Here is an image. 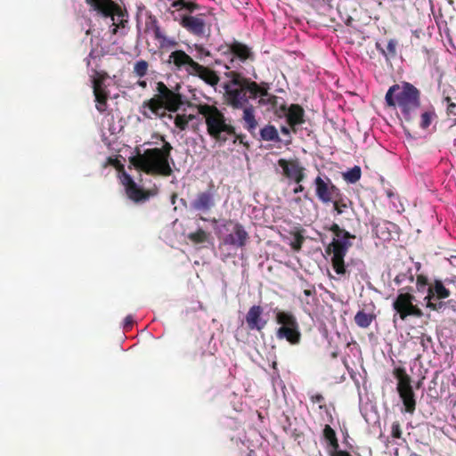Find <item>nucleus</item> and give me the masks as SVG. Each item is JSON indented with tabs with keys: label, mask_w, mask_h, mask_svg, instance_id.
Segmentation results:
<instances>
[{
	"label": "nucleus",
	"mask_w": 456,
	"mask_h": 456,
	"mask_svg": "<svg viewBox=\"0 0 456 456\" xmlns=\"http://www.w3.org/2000/svg\"><path fill=\"white\" fill-rule=\"evenodd\" d=\"M390 108H398L406 120L411 119L420 105V92L412 84L402 82L390 86L385 95Z\"/></svg>",
	"instance_id": "nucleus-1"
},
{
	"label": "nucleus",
	"mask_w": 456,
	"mask_h": 456,
	"mask_svg": "<svg viewBox=\"0 0 456 456\" xmlns=\"http://www.w3.org/2000/svg\"><path fill=\"white\" fill-rule=\"evenodd\" d=\"M171 150V144L165 142L161 148L148 149L142 154L131 158L130 162L134 167L147 174L168 176L172 174Z\"/></svg>",
	"instance_id": "nucleus-2"
},
{
	"label": "nucleus",
	"mask_w": 456,
	"mask_h": 456,
	"mask_svg": "<svg viewBox=\"0 0 456 456\" xmlns=\"http://www.w3.org/2000/svg\"><path fill=\"white\" fill-rule=\"evenodd\" d=\"M156 92L157 94L142 106L141 112L144 117H165L166 110L175 113L180 110L183 105L180 94L170 90L163 82L157 83Z\"/></svg>",
	"instance_id": "nucleus-3"
},
{
	"label": "nucleus",
	"mask_w": 456,
	"mask_h": 456,
	"mask_svg": "<svg viewBox=\"0 0 456 456\" xmlns=\"http://www.w3.org/2000/svg\"><path fill=\"white\" fill-rule=\"evenodd\" d=\"M197 4L186 0H175L171 4L170 13L175 21H177L189 33L203 37L208 34V28L206 15L200 13L193 15Z\"/></svg>",
	"instance_id": "nucleus-4"
},
{
	"label": "nucleus",
	"mask_w": 456,
	"mask_h": 456,
	"mask_svg": "<svg viewBox=\"0 0 456 456\" xmlns=\"http://www.w3.org/2000/svg\"><path fill=\"white\" fill-rule=\"evenodd\" d=\"M198 113L205 118L208 134L217 142H224L235 131L224 114L216 106L199 104Z\"/></svg>",
	"instance_id": "nucleus-5"
},
{
	"label": "nucleus",
	"mask_w": 456,
	"mask_h": 456,
	"mask_svg": "<svg viewBox=\"0 0 456 456\" xmlns=\"http://www.w3.org/2000/svg\"><path fill=\"white\" fill-rule=\"evenodd\" d=\"M330 230L335 233L336 237L328 248V251L332 253L331 263L336 273L339 276L346 274V267L344 263V257L351 247V235L339 228L336 224H332Z\"/></svg>",
	"instance_id": "nucleus-6"
},
{
	"label": "nucleus",
	"mask_w": 456,
	"mask_h": 456,
	"mask_svg": "<svg viewBox=\"0 0 456 456\" xmlns=\"http://www.w3.org/2000/svg\"><path fill=\"white\" fill-rule=\"evenodd\" d=\"M230 81L225 84V96L229 105L235 109H241L248 103L249 96V85L252 82L243 78L239 73L231 71L226 74Z\"/></svg>",
	"instance_id": "nucleus-7"
},
{
	"label": "nucleus",
	"mask_w": 456,
	"mask_h": 456,
	"mask_svg": "<svg viewBox=\"0 0 456 456\" xmlns=\"http://www.w3.org/2000/svg\"><path fill=\"white\" fill-rule=\"evenodd\" d=\"M275 320L280 327L276 330L278 339H286L291 345H297L301 339L299 324L294 314L285 311H275Z\"/></svg>",
	"instance_id": "nucleus-8"
},
{
	"label": "nucleus",
	"mask_w": 456,
	"mask_h": 456,
	"mask_svg": "<svg viewBox=\"0 0 456 456\" xmlns=\"http://www.w3.org/2000/svg\"><path fill=\"white\" fill-rule=\"evenodd\" d=\"M86 2L102 17L111 19L112 34H116L119 27H125L126 22L125 13L112 0H86Z\"/></svg>",
	"instance_id": "nucleus-9"
},
{
	"label": "nucleus",
	"mask_w": 456,
	"mask_h": 456,
	"mask_svg": "<svg viewBox=\"0 0 456 456\" xmlns=\"http://www.w3.org/2000/svg\"><path fill=\"white\" fill-rule=\"evenodd\" d=\"M395 377L397 379L396 390L403 401L404 411L412 414L416 409V398L411 385V379L402 369L396 370Z\"/></svg>",
	"instance_id": "nucleus-10"
},
{
	"label": "nucleus",
	"mask_w": 456,
	"mask_h": 456,
	"mask_svg": "<svg viewBox=\"0 0 456 456\" xmlns=\"http://www.w3.org/2000/svg\"><path fill=\"white\" fill-rule=\"evenodd\" d=\"M224 232L225 234L222 235V240L224 245L237 248L246 245L248 234L241 224L226 221L219 229L220 233Z\"/></svg>",
	"instance_id": "nucleus-11"
},
{
	"label": "nucleus",
	"mask_w": 456,
	"mask_h": 456,
	"mask_svg": "<svg viewBox=\"0 0 456 456\" xmlns=\"http://www.w3.org/2000/svg\"><path fill=\"white\" fill-rule=\"evenodd\" d=\"M415 297L408 292H401L393 303V307L399 314L402 320H405L408 316L421 317L423 313L421 309L414 304Z\"/></svg>",
	"instance_id": "nucleus-12"
},
{
	"label": "nucleus",
	"mask_w": 456,
	"mask_h": 456,
	"mask_svg": "<svg viewBox=\"0 0 456 456\" xmlns=\"http://www.w3.org/2000/svg\"><path fill=\"white\" fill-rule=\"evenodd\" d=\"M221 54L224 56L223 61H227L224 66L228 69L235 67V58H239L241 61L254 59L251 49L248 45L237 41L227 45L225 49L222 51Z\"/></svg>",
	"instance_id": "nucleus-13"
},
{
	"label": "nucleus",
	"mask_w": 456,
	"mask_h": 456,
	"mask_svg": "<svg viewBox=\"0 0 456 456\" xmlns=\"http://www.w3.org/2000/svg\"><path fill=\"white\" fill-rule=\"evenodd\" d=\"M314 184L316 197L322 203H330V200H335L336 197L339 195V189L327 176L318 175L314 179Z\"/></svg>",
	"instance_id": "nucleus-14"
},
{
	"label": "nucleus",
	"mask_w": 456,
	"mask_h": 456,
	"mask_svg": "<svg viewBox=\"0 0 456 456\" xmlns=\"http://www.w3.org/2000/svg\"><path fill=\"white\" fill-rule=\"evenodd\" d=\"M280 174L287 179L300 183L305 178V168L297 159H280L277 162Z\"/></svg>",
	"instance_id": "nucleus-15"
},
{
	"label": "nucleus",
	"mask_w": 456,
	"mask_h": 456,
	"mask_svg": "<svg viewBox=\"0 0 456 456\" xmlns=\"http://www.w3.org/2000/svg\"><path fill=\"white\" fill-rule=\"evenodd\" d=\"M108 76L105 73L94 71L92 76V83L94 94L96 101V108L100 112L106 110V101L108 98V92L106 91L105 80Z\"/></svg>",
	"instance_id": "nucleus-16"
},
{
	"label": "nucleus",
	"mask_w": 456,
	"mask_h": 456,
	"mask_svg": "<svg viewBox=\"0 0 456 456\" xmlns=\"http://www.w3.org/2000/svg\"><path fill=\"white\" fill-rule=\"evenodd\" d=\"M168 62L172 63L177 70H183L189 75L192 74L198 62L183 50H176L168 56Z\"/></svg>",
	"instance_id": "nucleus-17"
},
{
	"label": "nucleus",
	"mask_w": 456,
	"mask_h": 456,
	"mask_svg": "<svg viewBox=\"0 0 456 456\" xmlns=\"http://www.w3.org/2000/svg\"><path fill=\"white\" fill-rule=\"evenodd\" d=\"M451 292L448 288L445 287L444 283L441 281H435V282L428 286V294L424 297V301L426 303V306L432 310H436V304L434 303L435 299H445L449 297Z\"/></svg>",
	"instance_id": "nucleus-18"
},
{
	"label": "nucleus",
	"mask_w": 456,
	"mask_h": 456,
	"mask_svg": "<svg viewBox=\"0 0 456 456\" xmlns=\"http://www.w3.org/2000/svg\"><path fill=\"white\" fill-rule=\"evenodd\" d=\"M214 183H209L208 191L197 194L196 198L191 202V207L196 211L208 212L215 206V190Z\"/></svg>",
	"instance_id": "nucleus-19"
},
{
	"label": "nucleus",
	"mask_w": 456,
	"mask_h": 456,
	"mask_svg": "<svg viewBox=\"0 0 456 456\" xmlns=\"http://www.w3.org/2000/svg\"><path fill=\"white\" fill-rule=\"evenodd\" d=\"M249 97L257 98L259 97L258 103L260 105H273L276 102V96L268 94V86L264 84L262 86L252 82L249 85Z\"/></svg>",
	"instance_id": "nucleus-20"
},
{
	"label": "nucleus",
	"mask_w": 456,
	"mask_h": 456,
	"mask_svg": "<svg viewBox=\"0 0 456 456\" xmlns=\"http://www.w3.org/2000/svg\"><path fill=\"white\" fill-rule=\"evenodd\" d=\"M263 308L260 305H253L246 314V322L249 330H262L267 322L263 318Z\"/></svg>",
	"instance_id": "nucleus-21"
},
{
	"label": "nucleus",
	"mask_w": 456,
	"mask_h": 456,
	"mask_svg": "<svg viewBox=\"0 0 456 456\" xmlns=\"http://www.w3.org/2000/svg\"><path fill=\"white\" fill-rule=\"evenodd\" d=\"M120 181L126 188V194L129 199L134 201H140L146 200L147 196L143 191L137 186L131 175L126 172H122L120 175Z\"/></svg>",
	"instance_id": "nucleus-22"
},
{
	"label": "nucleus",
	"mask_w": 456,
	"mask_h": 456,
	"mask_svg": "<svg viewBox=\"0 0 456 456\" xmlns=\"http://www.w3.org/2000/svg\"><path fill=\"white\" fill-rule=\"evenodd\" d=\"M322 436L327 443V452L330 456L338 452L339 444L334 429L330 425H325Z\"/></svg>",
	"instance_id": "nucleus-23"
},
{
	"label": "nucleus",
	"mask_w": 456,
	"mask_h": 456,
	"mask_svg": "<svg viewBox=\"0 0 456 456\" xmlns=\"http://www.w3.org/2000/svg\"><path fill=\"white\" fill-rule=\"evenodd\" d=\"M167 117L169 119H174V123L179 130L183 131L188 128L189 124L191 121L196 119L197 115L191 112H187L186 110H183V113H177L175 116L170 113Z\"/></svg>",
	"instance_id": "nucleus-24"
},
{
	"label": "nucleus",
	"mask_w": 456,
	"mask_h": 456,
	"mask_svg": "<svg viewBox=\"0 0 456 456\" xmlns=\"http://www.w3.org/2000/svg\"><path fill=\"white\" fill-rule=\"evenodd\" d=\"M192 76H197L205 81L207 84L214 86L217 85L219 81L218 76L210 69L204 67L198 63V67H195Z\"/></svg>",
	"instance_id": "nucleus-25"
},
{
	"label": "nucleus",
	"mask_w": 456,
	"mask_h": 456,
	"mask_svg": "<svg viewBox=\"0 0 456 456\" xmlns=\"http://www.w3.org/2000/svg\"><path fill=\"white\" fill-rule=\"evenodd\" d=\"M372 227L378 238L382 240H389L391 239V228H394L395 224L385 220H379L372 222Z\"/></svg>",
	"instance_id": "nucleus-26"
},
{
	"label": "nucleus",
	"mask_w": 456,
	"mask_h": 456,
	"mask_svg": "<svg viewBox=\"0 0 456 456\" xmlns=\"http://www.w3.org/2000/svg\"><path fill=\"white\" fill-rule=\"evenodd\" d=\"M303 115L304 110L299 105H290L286 113L287 122L289 126L294 127L295 126L302 124L304 122Z\"/></svg>",
	"instance_id": "nucleus-27"
},
{
	"label": "nucleus",
	"mask_w": 456,
	"mask_h": 456,
	"mask_svg": "<svg viewBox=\"0 0 456 456\" xmlns=\"http://www.w3.org/2000/svg\"><path fill=\"white\" fill-rule=\"evenodd\" d=\"M242 119L244 121V127L250 133L254 132L257 126V121L255 116V109L253 106L243 107Z\"/></svg>",
	"instance_id": "nucleus-28"
},
{
	"label": "nucleus",
	"mask_w": 456,
	"mask_h": 456,
	"mask_svg": "<svg viewBox=\"0 0 456 456\" xmlns=\"http://www.w3.org/2000/svg\"><path fill=\"white\" fill-rule=\"evenodd\" d=\"M154 35L161 48H172L177 45V41L174 37L166 36L159 27L155 28Z\"/></svg>",
	"instance_id": "nucleus-29"
},
{
	"label": "nucleus",
	"mask_w": 456,
	"mask_h": 456,
	"mask_svg": "<svg viewBox=\"0 0 456 456\" xmlns=\"http://www.w3.org/2000/svg\"><path fill=\"white\" fill-rule=\"evenodd\" d=\"M260 137L264 141L280 142L281 140L274 126L267 125L260 130Z\"/></svg>",
	"instance_id": "nucleus-30"
},
{
	"label": "nucleus",
	"mask_w": 456,
	"mask_h": 456,
	"mask_svg": "<svg viewBox=\"0 0 456 456\" xmlns=\"http://www.w3.org/2000/svg\"><path fill=\"white\" fill-rule=\"evenodd\" d=\"M374 318V315L371 314L365 313L364 311H359L354 316V322L361 328H368Z\"/></svg>",
	"instance_id": "nucleus-31"
},
{
	"label": "nucleus",
	"mask_w": 456,
	"mask_h": 456,
	"mask_svg": "<svg viewBox=\"0 0 456 456\" xmlns=\"http://www.w3.org/2000/svg\"><path fill=\"white\" fill-rule=\"evenodd\" d=\"M436 118V115L434 110H428L422 112L420 115L419 126L422 129L428 128Z\"/></svg>",
	"instance_id": "nucleus-32"
},
{
	"label": "nucleus",
	"mask_w": 456,
	"mask_h": 456,
	"mask_svg": "<svg viewBox=\"0 0 456 456\" xmlns=\"http://www.w3.org/2000/svg\"><path fill=\"white\" fill-rule=\"evenodd\" d=\"M330 202L333 204L334 211L340 215L346 211V209L348 208V202L349 200L346 198H343L341 193L339 192V195L336 197L335 200H330Z\"/></svg>",
	"instance_id": "nucleus-33"
},
{
	"label": "nucleus",
	"mask_w": 456,
	"mask_h": 456,
	"mask_svg": "<svg viewBox=\"0 0 456 456\" xmlns=\"http://www.w3.org/2000/svg\"><path fill=\"white\" fill-rule=\"evenodd\" d=\"M361 168L358 166H354L353 168L343 173V178L349 183H354L361 178Z\"/></svg>",
	"instance_id": "nucleus-34"
},
{
	"label": "nucleus",
	"mask_w": 456,
	"mask_h": 456,
	"mask_svg": "<svg viewBox=\"0 0 456 456\" xmlns=\"http://www.w3.org/2000/svg\"><path fill=\"white\" fill-rule=\"evenodd\" d=\"M149 69V63L144 60H139L134 64V73L136 77H143Z\"/></svg>",
	"instance_id": "nucleus-35"
},
{
	"label": "nucleus",
	"mask_w": 456,
	"mask_h": 456,
	"mask_svg": "<svg viewBox=\"0 0 456 456\" xmlns=\"http://www.w3.org/2000/svg\"><path fill=\"white\" fill-rule=\"evenodd\" d=\"M414 280V276L411 270H408L406 273H401L395 276L394 281L397 285H401L406 281L412 282Z\"/></svg>",
	"instance_id": "nucleus-36"
},
{
	"label": "nucleus",
	"mask_w": 456,
	"mask_h": 456,
	"mask_svg": "<svg viewBox=\"0 0 456 456\" xmlns=\"http://www.w3.org/2000/svg\"><path fill=\"white\" fill-rule=\"evenodd\" d=\"M423 351H427L432 345V338L426 334H421L417 338Z\"/></svg>",
	"instance_id": "nucleus-37"
},
{
	"label": "nucleus",
	"mask_w": 456,
	"mask_h": 456,
	"mask_svg": "<svg viewBox=\"0 0 456 456\" xmlns=\"http://www.w3.org/2000/svg\"><path fill=\"white\" fill-rule=\"evenodd\" d=\"M428 286V279L423 275L417 277L416 287L418 291H425Z\"/></svg>",
	"instance_id": "nucleus-38"
},
{
	"label": "nucleus",
	"mask_w": 456,
	"mask_h": 456,
	"mask_svg": "<svg viewBox=\"0 0 456 456\" xmlns=\"http://www.w3.org/2000/svg\"><path fill=\"white\" fill-rule=\"evenodd\" d=\"M397 42L395 39H391L387 43V50L390 56H395L396 53Z\"/></svg>",
	"instance_id": "nucleus-39"
},
{
	"label": "nucleus",
	"mask_w": 456,
	"mask_h": 456,
	"mask_svg": "<svg viewBox=\"0 0 456 456\" xmlns=\"http://www.w3.org/2000/svg\"><path fill=\"white\" fill-rule=\"evenodd\" d=\"M392 436L395 438H400L402 435L401 427L398 422H394L392 424V431H391Z\"/></svg>",
	"instance_id": "nucleus-40"
},
{
	"label": "nucleus",
	"mask_w": 456,
	"mask_h": 456,
	"mask_svg": "<svg viewBox=\"0 0 456 456\" xmlns=\"http://www.w3.org/2000/svg\"><path fill=\"white\" fill-rule=\"evenodd\" d=\"M445 101L448 102L447 111L450 114L456 115V103L452 102L449 97H446Z\"/></svg>",
	"instance_id": "nucleus-41"
},
{
	"label": "nucleus",
	"mask_w": 456,
	"mask_h": 456,
	"mask_svg": "<svg viewBox=\"0 0 456 456\" xmlns=\"http://www.w3.org/2000/svg\"><path fill=\"white\" fill-rule=\"evenodd\" d=\"M305 200H308L309 202H312V200L307 197V195L305 196ZM291 203L301 208L304 203V200L300 197H297V198H294L291 200Z\"/></svg>",
	"instance_id": "nucleus-42"
},
{
	"label": "nucleus",
	"mask_w": 456,
	"mask_h": 456,
	"mask_svg": "<svg viewBox=\"0 0 456 456\" xmlns=\"http://www.w3.org/2000/svg\"><path fill=\"white\" fill-rule=\"evenodd\" d=\"M303 239L302 237H297L294 241L291 242V247L295 250H299L301 248Z\"/></svg>",
	"instance_id": "nucleus-43"
},
{
	"label": "nucleus",
	"mask_w": 456,
	"mask_h": 456,
	"mask_svg": "<svg viewBox=\"0 0 456 456\" xmlns=\"http://www.w3.org/2000/svg\"><path fill=\"white\" fill-rule=\"evenodd\" d=\"M311 401L314 403H322L324 401V398L322 395L317 394L311 396Z\"/></svg>",
	"instance_id": "nucleus-44"
},
{
	"label": "nucleus",
	"mask_w": 456,
	"mask_h": 456,
	"mask_svg": "<svg viewBox=\"0 0 456 456\" xmlns=\"http://www.w3.org/2000/svg\"><path fill=\"white\" fill-rule=\"evenodd\" d=\"M133 317L131 315H128L124 320V326L125 328L130 327L133 324Z\"/></svg>",
	"instance_id": "nucleus-45"
},
{
	"label": "nucleus",
	"mask_w": 456,
	"mask_h": 456,
	"mask_svg": "<svg viewBox=\"0 0 456 456\" xmlns=\"http://www.w3.org/2000/svg\"><path fill=\"white\" fill-rule=\"evenodd\" d=\"M331 456H351L349 452H346V451H338V452L334 453L333 455Z\"/></svg>",
	"instance_id": "nucleus-46"
},
{
	"label": "nucleus",
	"mask_w": 456,
	"mask_h": 456,
	"mask_svg": "<svg viewBox=\"0 0 456 456\" xmlns=\"http://www.w3.org/2000/svg\"><path fill=\"white\" fill-rule=\"evenodd\" d=\"M281 132L285 134V135H288L289 137V134H290V129L288 127V126H282L281 128Z\"/></svg>",
	"instance_id": "nucleus-47"
},
{
	"label": "nucleus",
	"mask_w": 456,
	"mask_h": 456,
	"mask_svg": "<svg viewBox=\"0 0 456 456\" xmlns=\"http://www.w3.org/2000/svg\"><path fill=\"white\" fill-rule=\"evenodd\" d=\"M304 186L301 185L300 183H297V186L294 188L293 190V192L294 193H298V192H302L304 191Z\"/></svg>",
	"instance_id": "nucleus-48"
},
{
	"label": "nucleus",
	"mask_w": 456,
	"mask_h": 456,
	"mask_svg": "<svg viewBox=\"0 0 456 456\" xmlns=\"http://www.w3.org/2000/svg\"><path fill=\"white\" fill-rule=\"evenodd\" d=\"M138 86H141L142 88H146L147 87V82L145 80H139L137 82Z\"/></svg>",
	"instance_id": "nucleus-49"
},
{
	"label": "nucleus",
	"mask_w": 456,
	"mask_h": 456,
	"mask_svg": "<svg viewBox=\"0 0 456 456\" xmlns=\"http://www.w3.org/2000/svg\"><path fill=\"white\" fill-rule=\"evenodd\" d=\"M304 294L305 296H311L313 294V291L311 289H305Z\"/></svg>",
	"instance_id": "nucleus-50"
},
{
	"label": "nucleus",
	"mask_w": 456,
	"mask_h": 456,
	"mask_svg": "<svg viewBox=\"0 0 456 456\" xmlns=\"http://www.w3.org/2000/svg\"><path fill=\"white\" fill-rule=\"evenodd\" d=\"M290 142H291V139H290V138H289L288 140H286V141L284 142V143H285L286 145L289 144Z\"/></svg>",
	"instance_id": "nucleus-51"
},
{
	"label": "nucleus",
	"mask_w": 456,
	"mask_h": 456,
	"mask_svg": "<svg viewBox=\"0 0 456 456\" xmlns=\"http://www.w3.org/2000/svg\"><path fill=\"white\" fill-rule=\"evenodd\" d=\"M323 408H326V406H325V405H322V404H321V405H320V409H323Z\"/></svg>",
	"instance_id": "nucleus-52"
}]
</instances>
